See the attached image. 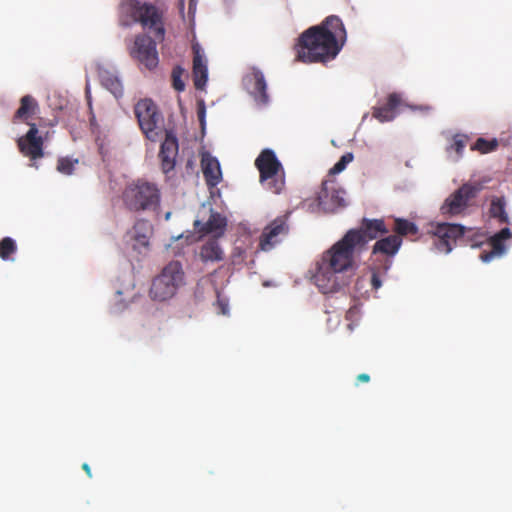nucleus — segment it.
I'll return each instance as SVG.
<instances>
[{
    "label": "nucleus",
    "mask_w": 512,
    "mask_h": 512,
    "mask_svg": "<svg viewBox=\"0 0 512 512\" xmlns=\"http://www.w3.org/2000/svg\"><path fill=\"white\" fill-rule=\"evenodd\" d=\"M349 231H357L361 236L363 243L359 249L363 251L368 241L377 239L380 235L389 233L383 219H368L363 218L359 229H350Z\"/></svg>",
    "instance_id": "nucleus-17"
},
{
    "label": "nucleus",
    "mask_w": 512,
    "mask_h": 512,
    "mask_svg": "<svg viewBox=\"0 0 512 512\" xmlns=\"http://www.w3.org/2000/svg\"><path fill=\"white\" fill-rule=\"evenodd\" d=\"M468 142V137L462 134H456L453 137L452 143L449 147L450 150H454L457 154V159L463 154L464 148Z\"/></svg>",
    "instance_id": "nucleus-33"
},
{
    "label": "nucleus",
    "mask_w": 512,
    "mask_h": 512,
    "mask_svg": "<svg viewBox=\"0 0 512 512\" xmlns=\"http://www.w3.org/2000/svg\"><path fill=\"white\" fill-rule=\"evenodd\" d=\"M402 245V238L396 235H388L376 241L373 246V254H383L387 257H393L399 251Z\"/></svg>",
    "instance_id": "nucleus-22"
},
{
    "label": "nucleus",
    "mask_w": 512,
    "mask_h": 512,
    "mask_svg": "<svg viewBox=\"0 0 512 512\" xmlns=\"http://www.w3.org/2000/svg\"><path fill=\"white\" fill-rule=\"evenodd\" d=\"M157 41L155 37L148 34L136 35L132 46L129 47L131 58L144 68L150 71L154 70L159 63Z\"/></svg>",
    "instance_id": "nucleus-10"
},
{
    "label": "nucleus",
    "mask_w": 512,
    "mask_h": 512,
    "mask_svg": "<svg viewBox=\"0 0 512 512\" xmlns=\"http://www.w3.org/2000/svg\"><path fill=\"white\" fill-rule=\"evenodd\" d=\"M362 243L363 240L357 231H347L323 253L313 275L315 285L323 294L337 292L345 284L340 279V274L354 267L356 255L362 252L359 249Z\"/></svg>",
    "instance_id": "nucleus-1"
},
{
    "label": "nucleus",
    "mask_w": 512,
    "mask_h": 512,
    "mask_svg": "<svg viewBox=\"0 0 512 512\" xmlns=\"http://www.w3.org/2000/svg\"><path fill=\"white\" fill-rule=\"evenodd\" d=\"M171 214H172L171 212H167V213L165 214V220H166V221H168V220L170 219Z\"/></svg>",
    "instance_id": "nucleus-40"
},
{
    "label": "nucleus",
    "mask_w": 512,
    "mask_h": 512,
    "mask_svg": "<svg viewBox=\"0 0 512 512\" xmlns=\"http://www.w3.org/2000/svg\"><path fill=\"white\" fill-rule=\"evenodd\" d=\"M178 150L179 145L176 136L172 132L166 131V137L161 144L158 155L161 161V169L165 174L174 169Z\"/></svg>",
    "instance_id": "nucleus-16"
},
{
    "label": "nucleus",
    "mask_w": 512,
    "mask_h": 512,
    "mask_svg": "<svg viewBox=\"0 0 512 512\" xmlns=\"http://www.w3.org/2000/svg\"><path fill=\"white\" fill-rule=\"evenodd\" d=\"M490 217L497 219L500 223L508 222L506 212V201L504 197H493L489 207Z\"/></svg>",
    "instance_id": "nucleus-26"
},
{
    "label": "nucleus",
    "mask_w": 512,
    "mask_h": 512,
    "mask_svg": "<svg viewBox=\"0 0 512 512\" xmlns=\"http://www.w3.org/2000/svg\"><path fill=\"white\" fill-rule=\"evenodd\" d=\"M245 87L255 102L259 105H266L269 102V95L267 93V84L265 77L258 68H252L244 79Z\"/></svg>",
    "instance_id": "nucleus-14"
},
{
    "label": "nucleus",
    "mask_w": 512,
    "mask_h": 512,
    "mask_svg": "<svg viewBox=\"0 0 512 512\" xmlns=\"http://www.w3.org/2000/svg\"><path fill=\"white\" fill-rule=\"evenodd\" d=\"M346 30L342 20L335 15L328 16L320 25L312 26L298 38L297 59L304 63L327 62L334 59L341 50L338 39L345 40Z\"/></svg>",
    "instance_id": "nucleus-2"
},
{
    "label": "nucleus",
    "mask_w": 512,
    "mask_h": 512,
    "mask_svg": "<svg viewBox=\"0 0 512 512\" xmlns=\"http://www.w3.org/2000/svg\"><path fill=\"white\" fill-rule=\"evenodd\" d=\"M226 225V218L217 212L211 213L209 219L205 223H202L199 220H196L194 223V227L198 230V232L203 234L213 233L216 235H222Z\"/></svg>",
    "instance_id": "nucleus-21"
},
{
    "label": "nucleus",
    "mask_w": 512,
    "mask_h": 512,
    "mask_svg": "<svg viewBox=\"0 0 512 512\" xmlns=\"http://www.w3.org/2000/svg\"><path fill=\"white\" fill-rule=\"evenodd\" d=\"M344 194L345 191L343 189L337 188L335 182L324 181L322 183L321 191L317 196L318 205L325 212H335L338 208L344 207L346 205Z\"/></svg>",
    "instance_id": "nucleus-13"
},
{
    "label": "nucleus",
    "mask_w": 512,
    "mask_h": 512,
    "mask_svg": "<svg viewBox=\"0 0 512 512\" xmlns=\"http://www.w3.org/2000/svg\"><path fill=\"white\" fill-rule=\"evenodd\" d=\"M141 243H142L143 245H147V244H148V241H147V239H146L145 237H143V238H142Z\"/></svg>",
    "instance_id": "nucleus-42"
},
{
    "label": "nucleus",
    "mask_w": 512,
    "mask_h": 512,
    "mask_svg": "<svg viewBox=\"0 0 512 512\" xmlns=\"http://www.w3.org/2000/svg\"><path fill=\"white\" fill-rule=\"evenodd\" d=\"M82 469L86 472V474H87V476H88L89 478H91V477H92L91 468H90V466H89L87 463H84V464L82 465Z\"/></svg>",
    "instance_id": "nucleus-39"
},
{
    "label": "nucleus",
    "mask_w": 512,
    "mask_h": 512,
    "mask_svg": "<svg viewBox=\"0 0 512 512\" xmlns=\"http://www.w3.org/2000/svg\"><path fill=\"white\" fill-rule=\"evenodd\" d=\"M184 285V271L179 261H171L163 267L151 284L149 295L152 300L164 302L173 298Z\"/></svg>",
    "instance_id": "nucleus-5"
},
{
    "label": "nucleus",
    "mask_w": 512,
    "mask_h": 512,
    "mask_svg": "<svg viewBox=\"0 0 512 512\" xmlns=\"http://www.w3.org/2000/svg\"><path fill=\"white\" fill-rule=\"evenodd\" d=\"M183 74L184 69L181 66L174 67L171 73L172 86L178 92H182L185 89V83L182 80Z\"/></svg>",
    "instance_id": "nucleus-34"
},
{
    "label": "nucleus",
    "mask_w": 512,
    "mask_h": 512,
    "mask_svg": "<svg viewBox=\"0 0 512 512\" xmlns=\"http://www.w3.org/2000/svg\"><path fill=\"white\" fill-rule=\"evenodd\" d=\"M215 305L218 309V313H220L222 315L228 314V312H229L228 300L221 297L219 292L217 293V300H216Z\"/></svg>",
    "instance_id": "nucleus-36"
},
{
    "label": "nucleus",
    "mask_w": 512,
    "mask_h": 512,
    "mask_svg": "<svg viewBox=\"0 0 512 512\" xmlns=\"http://www.w3.org/2000/svg\"><path fill=\"white\" fill-rule=\"evenodd\" d=\"M38 108H39L38 102L36 101V99L33 96L24 95L20 99V106L16 110L12 121L14 123H16L18 121H24L28 124L29 123L28 119L32 115L35 114V112L38 110Z\"/></svg>",
    "instance_id": "nucleus-23"
},
{
    "label": "nucleus",
    "mask_w": 512,
    "mask_h": 512,
    "mask_svg": "<svg viewBox=\"0 0 512 512\" xmlns=\"http://www.w3.org/2000/svg\"><path fill=\"white\" fill-rule=\"evenodd\" d=\"M78 159H72L70 157H60L57 160V171L65 174V175H71L74 172V167L76 164H78Z\"/></svg>",
    "instance_id": "nucleus-32"
},
{
    "label": "nucleus",
    "mask_w": 512,
    "mask_h": 512,
    "mask_svg": "<svg viewBox=\"0 0 512 512\" xmlns=\"http://www.w3.org/2000/svg\"><path fill=\"white\" fill-rule=\"evenodd\" d=\"M369 282L372 290H378L382 286L381 274L378 269L371 268L368 273L362 275L356 282V286Z\"/></svg>",
    "instance_id": "nucleus-29"
},
{
    "label": "nucleus",
    "mask_w": 512,
    "mask_h": 512,
    "mask_svg": "<svg viewBox=\"0 0 512 512\" xmlns=\"http://www.w3.org/2000/svg\"><path fill=\"white\" fill-rule=\"evenodd\" d=\"M390 267V263L386 264L385 267H384V270H383V274H385L387 272V270L389 269Z\"/></svg>",
    "instance_id": "nucleus-41"
},
{
    "label": "nucleus",
    "mask_w": 512,
    "mask_h": 512,
    "mask_svg": "<svg viewBox=\"0 0 512 512\" xmlns=\"http://www.w3.org/2000/svg\"><path fill=\"white\" fill-rule=\"evenodd\" d=\"M512 237V232L508 227L501 229L494 235L487 237V243L491 247L490 251H483L480 259L484 263H489L495 258L503 256L507 251L506 241Z\"/></svg>",
    "instance_id": "nucleus-15"
},
{
    "label": "nucleus",
    "mask_w": 512,
    "mask_h": 512,
    "mask_svg": "<svg viewBox=\"0 0 512 512\" xmlns=\"http://www.w3.org/2000/svg\"><path fill=\"white\" fill-rule=\"evenodd\" d=\"M200 258L203 262H215L223 259V251L216 239H210L202 245Z\"/></svg>",
    "instance_id": "nucleus-24"
},
{
    "label": "nucleus",
    "mask_w": 512,
    "mask_h": 512,
    "mask_svg": "<svg viewBox=\"0 0 512 512\" xmlns=\"http://www.w3.org/2000/svg\"><path fill=\"white\" fill-rule=\"evenodd\" d=\"M464 232L465 226L443 222L431 223L427 234L430 235L432 244L438 252L448 254Z\"/></svg>",
    "instance_id": "nucleus-9"
},
{
    "label": "nucleus",
    "mask_w": 512,
    "mask_h": 512,
    "mask_svg": "<svg viewBox=\"0 0 512 512\" xmlns=\"http://www.w3.org/2000/svg\"><path fill=\"white\" fill-rule=\"evenodd\" d=\"M255 167L264 189L273 194L282 193L285 189V171L273 150L263 149L255 160Z\"/></svg>",
    "instance_id": "nucleus-4"
},
{
    "label": "nucleus",
    "mask_w": 512,
    "mask_h": 512,
    "mask_svg": "<svg viewBox=\"0 0 512 512\" xmlns=\"http://www.w3.org/2000/svg\"><path fill=\"white\" fill-rule=\"evenodd\" d=\"M461 239L472 248L481 247L484 243H487V235L480 229L471 227H465Z\"/></svg>",
    "instance_id": "nucleus-25"
},
{
    "label": "nucleus",
    "mask_w": 512,
    "mask_h": 512,
    "mask_svg": "<svg viewBox=\"0 0 512 512\" xmlns=\"http://www.w3.org/2000/svg\"><path fill=\"white\" fill-rule=\"evenodd\" d=\"M28 126L26 134L17 139V146L20 153L31 161L30 166L37 169V160L44 157V139L35 123H28Z\"/></svg>",
    "instance_id": "nucleus-11"
},
{
    "label": "nucleus",
    "mask_w": 512,
    "mask_h": 512,
    "mask_svg": "<svg viewBox=\"0 0 512 512\" xmlns=\"http://www.w3.org/2000/svg\"><path fill=\"white\" fill-rule=\"evenodd\" d=\"M370 381V376L367 373H361L356 378V385L359 383H367Z\"/></svg>",
    "instance_id": "nucleus-38"
},
{
    "label": "nucleus",
    "mask_w": 512,
    "mask_h": 512,
    "mask_svg": "<svg viewBox=\"0 0 512 512\" xmlns=\"http://www.w3.org/2000/svg\"><path fill=\"white\" fill-rule=\"evenodd\" d=\"M131 6L133 19L156 40L162 42L166 34L164 11L152 3L137 0L133 1Z\"/></svg>",
    "instance_id": "nucleus-6"
},
{
    "label": "nucleus",
    "mask_w": 512,
    "mask_h": 512,
    "mask_svg": "<svg viewBox=\"0 0 512 512\" xmlns=\"http://www.w3.org/2000/svg\"><path fill=\"white\" fill-rule=\"evenodd\" d=\"M393 231L396 233V236H408V235H416L418 233V227L414 222H411L407 219L396 218L394 220Z\"/></svg>",
    "instance_id": "nucleus-27"
},
{
    "label": "nucleus",
    "mask_w": 512,
    "mask_h": 512,
    "mask_svg": "<svg viewBox=\"0 0 512 512\" xmlns=\"http://www.w3.org/2000/svg\"><path fill=\"white\" fill-rule=\"evenodd\" d=\"M289 232L287 217H277L268 224L260 237L259 247L263 251H269L280 243Z\"/></svg>",
    "instance_id": "nucleus-12"
},
{
    "label": "nucleus",
    "mask_w": 512,
    "mask_h": 512,
    "mask_svg": "<svg viewBox=\"0 0 512 512\" xmlns=\"http://www.w3.org/2000/svg\"><path fill=\"white\" fill-rule=\"evenodd\" d=\"M353 158L354 157L352 153L344 154L343 156H341L339 161L335 163V165L330 169L329 173L335 175L342 172L346 168V166L353 161Z\"/></svg>",
    "instance_id": "nucleus-35"
},
{
    "label": "nucleus",
    "mask_w": 512,
    "mask_h": 512,
    "mask_svg": "<svg viewBox=\"0 0 512 512\" xmlns=\"http://www.w3.org/2000/svg\"><path fill=\"white\" fill-rule=\"evenodd\" d=\"M134 113L146 138L153 142L157 141L161 132L159 124L162 120L157 105L151 99H141L135 104Z\"/></svg>",
    "instance_id": "nucleus-7"
},
{
    "label": "nucleus",
    "mask_w": 512,
    "mask_h": 512,
    "mask_svg": "<svg viewBox=\"0 0 512 512\" xmlns=\"http://www.w3.org/2000/svg\"><path fill=\"white\" fill-rule=\"evenodd\" d=\"M102 82L104 86L115 96L121 97L123 95V86L121 81L113 75L103 77Z\"/></svg>",
    "instance_id": "nucleus-31"
},
{
    "label": "nucleus",
    "mask_w": 512,
    "mask_h": 512,
    "mask_svg": "<svg viewBox=\"0 0 512 512\" xmlns=\"http://www.w3.org/2000/svg\"><path fill=\"white\" fill-rule=\"evenodd\" d=\"M122 201L131 212L157 211L161 203V190L157 183L139 178L125 186Z\"/></svg>",
    "instance_id": "nucleus-3"
},
{
    "label": "nucleus",
    "mask_w": 512,
    "mask_h": 512,
    "mask_svg": "<svg viewBox=\"0 0 512 512\" xmlns=\"http://www.w3.org/2000/svg\"><path fill=\"white\" fill-rule=\"evenodd\" d=\"M201 168L206 185L209 188L216 187L222 181L220 163L217 158L212 156L209 152L202 153Z\"/></svg>",
    "instance_id": "nucleus-18"
},
{
    "label": "nucleus",
    "mask_w": 512,
    "mask_h": 512,
    "mask_svg": "<svg viewBox=\"0 0 512 512\" xmlns=\"http://www.w3.org/2000/svg\"><path fill=\"white\" fill-rule=\"evenodd\" d=\"M17 251L16 242L11 237H4L0 241V258L4 261L10 260L11 255Z\"/></svg>",
    "instance_id": "nucleus-30"
},
{
    "label": "nucleus",
    "mask_w": 512,
    "mask_h": 512,
    "mask_svg": "<svg viewBox=\"0 0 512 512\" xmlns=\"http://www.w3.org/2000/svg\"><path fill=\"white\" fill-rule=\"evenodd\" d=\"M498 146L499 142L496 138L488 140L480 137L471 145V150L478 151L481 154H487L495 151Z\"/></svg>",
    "instance_id": "nucleus-28"
},
{
    "label": "nucleus",
    "mask_w": 512,
    "mask_h": 512,
    "mask_svg": "<svg viewBox=\"0 0 512 512\" xmlns=\"http://www.w3.org/2000/svg\"><path fill=\"white\" fill-rule=\"evenodd\" d=\"M193 49V78L196 89H203L208 80V69L202 49L198 44Z\"/></svg>",
    "instance_id": "nucleus-19"
},
{
    "label": "nucleus",
    "mask_w": 512,
    "mask_h": 512,
    "mask_svg": "<svg viewBox=\"0 0 512 512\" xmlns=\"http://www.w3.org/2000/svg\"><path fill=\"white\" fill-rule=\"evenodd\" d=\"M205 114H206V109H205L204 103L202 102L197 111L198 119L202 126H204V124H205Z\"/></svg>",
    "instance_id": "nucleus-37"
},
{
    "label": "nucleus",
    "mask_w": 512,
    "mask_h": 512,
    "mask_svg": "<svg viewBox=\"0 0 512 512\" xmlns=\"http://www.w3.org/2000/svg\"><path fill=\"white\" fill-rule=\"evenodd\" d=\"M401 104V97L397 93H391L387 102L379 107H374L372 116L380 122L392 121L396 117V109Z\"/></svg>",
    "instance_id": "nucleus-20"
},
{
    "label": "nucleus",
    "mask_w": 512,
    "mask_h": 512,
    "mask_svg": "<svg viewBox=\"0 0 512 512\" xmlns=\"http://www.w3.org/2000/svg\"><path fill=\"white\" fill-rule=\"evenodd\" d=\"M480 191L481 187L478 184H463L446 198L440 208L441 213L448 216L464 215L468 208L474 205Z\"/></svg>",
    "instance_id": "nucleus-8"
}]
</instances>
